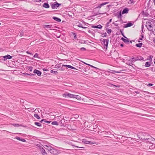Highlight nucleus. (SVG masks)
I'll use <instances>...</instances> for the list:
<instances>
[{"label":"nucleus","mask_w":155,"mask_h":155,"mask_svg":"<svg viewBox=\"0 0 155 155\" xmlns=\"http://www.w3.org/2000/svg\"><path fill=\"white\" fill-rule=\"evenodd\" d=\"M27 74V75H31V76H32V75H35V74Z\"/></svg>","instance_id":"680f3d73"},{"label":"nucleus","mask_w":155,"mask_h":155,"mask_svg":"<svg viewBox=\"0 0 155 155\" xmlns=\"http://www.w3.org/2000/svg\"><path fill=\"white\" fill-rule=\"evenodd\" d=\"M155 149V145L152 144L151 146H149V149L150 150H153Z\"/></svg>","instance_id":"4be33fe9"},{"label":"nucleus","mask_w":155,"mask_h":155,"mask_svg":"<svg viewBox=\"0 0 155 155\" xmlns=\"http://www.w3.org/2000/svg\"><path fill=\"white\" fill-rule=\"evenodd\" d=\"M21 141L23 142H25L26 141V140L24 139H21Z\"/></svg>","instance_id":"0e129e2a"},{"label":"nucleus","mask_w":155,"mask_h":155,"mask_svg":"<svg viewBox=\"0 0 155 155\" xmlns=\"http://www.w3.org/2000/svg\"><path fill=\"white\" fill-rule=\"evenodd\" d=\"M75 147H79V148H82V149H83L84 148V147H78V146H75Z\"/></svg>","instance_id":"e2e57ef3"},{"label":"nucleus","mask_w":155,"mask_h":155,"mask_svg":"<svg viewBox=\"0 0 155 155\" xmlns=\"http://www.w3.org/2000/svg\"><path fill=\"white\" fill-rule=\"evenodd\" d=\"M107 32L108 34H110L112 31V30L111 29H109V28H106Z\"/></svg>","instance_id":"7c9ffc66"},{"label":"nucleus","mask_w":155,"mask_h":155,"mask_svg":"<svg viewBox=\"0 0 155 155\" xmlns=\"http://www.w3.org/2000/svg\"><path fill=\"white\" fill-rule=\"evenodd\" d=\"M153 22L151 20H148L146 22L147 25L146 26L147 27L148 26L152 24Z\"/></svg>","instance_id":"5701e85b"},{"label":"nucleus","mask_w":155,"mask_h":155,"mask_svg":"<svg viewBox=\"0 0 155 155\" xmlns=\"http://www.w3.org/2000/svg\"><path fill=\"white\" fill-rule=\"evenodd\" d=\"M51 124L53 125H58V122L56 121H54L52 122Z\"/></svg>","instance_id":"2f4dec72"},{"label":"nucleus","mask_w":155,"mask_h":155,"mask_svg":"<svg viewBox=\"0 0 155 155\" xmlns=\"http://www.w3.org/2000/svg\"><path fill=\"white\" fill-rule=\"evenodd\" d=\"M82 141L84 143L90 144L92 143L91 141H88L86 139H83L82 140Z\"/></svg>","instance_id":"2eb2a0df"},{"label":"nucleus","mask_w":155,"mask_h":155,"mask_svg":"<svg viewBox=\"0 0 155 155\" xmlns=\"http://www.w3.org/2000/svg\"><path fill=\"white\" fill-rule=\"evenodd\" d=\"M77 95L73 94L72 98H76Z\"/></svg>","instance_id":"052dcab7"},{"label":"nucleus","mask_w":155,"mask_h":155,"mask_svg":"<svg viewBox=\"0 0 155 155\" xmlns=\"http://www.w3.org/2000/svg\"><path fill=\"white\" fill-rule=\"evenodd\" d=\"M34 116L38 119H40V117L38 116V114H35L34 115Z\"/></svg>","instance_id":"c85d7f7f"},{"label":"nucleus","mask_w":155,"mask_h":155,"mask_svg":"<svg viewBox=\"0 0 155 155\" xmlns=\"http://www.w3.org/2000/svg\"><path fill=\"white\" fill-rule=\"evenodd\" d=\"M100 41H101L102 45H104V48L107 50L108 44V39H101L100 40Z\"/></svg>","instance_id":"f03ea898"},{"label":"nucleus","mask_w":155,"mask_h":155,"mask_svg":"<svg viewBox=\"0 0 155 155\" xmlns=\"http://www.w3.org/2000/svg\"><path fill=\"white\" fill-rule=\"evenodd\" d=\"M136 58V59L135 60V61H141L143 60V58L141 56H137Z\"/></svg>","instance_id":"aec40b11"},{"label":"nucleus","mask_w":155,"mask_h":155,"mask_svg":"<svg viewBox=\"0 0 155 155\" xmlns=\"http://www.w3.org/2000/svg\"><path fill=\"white\" fill-rule=\"evenodd\" d=\"M33 57L39 58V57H38V54L37 53H35L33 56Z\"/></svg>","instance_id":"a18cd8bd"},{"label":"nucleus","mask_w":155,"mask_h":155,"mask_svg":"<svg viewBox=\"0 0 155 155\" xmlns=\"http://www.w3.org/2000/svg\"><path fill=\"white\" fill-rule=\"evenodd\" d=\"M13 126L15 127H18L19 126V125L18 124H12Z\"/></svg>","instance_id":"09e8293b"},{"label":"nucleus","mask_w":155,"mask_h":155,"mask_svg":"<svg viewBox=\"0 0 155 155\" xmlns=\"http://www.w3.org/2000/svg\"><path fill=\"white\" fill-rule=\"evenodd\" d=\"M128 65H131V64L133 65V64L132 62H131V63H130L129 62H127L126 63Z\"/></svg>","instance_id":"49530a36"},{"label":"nucleus","mask_w":155,"mask_h":155,"mask_svg":"<svg viewBox=\"0 0 155 155\" xmlns=\"http://www.w3.org/2000/svg\"><path fill=\"white\" fill-rule=\"evenodd\" d=\"M43 70L44 71H48L47 69H45V68H43Z\"/></svg>","instance_id":"69168bd1"},{"label":"nucleus","mask_w":155,"mask_h":155,"mask_svg":"<svg viewBox=\"0 0 155 155\" xmlns=\"http://www.w3.org/2000/svg\"><path fill=\"white\" fill-rule=\"evenodd\" d=\"M42 6L45 8H49L50 7L48 3H44L43 5Z\"/></svg>","instance_id":"a211bd4d"},{"label":"nucleus","mask_w":155,"mask_h":155,"mask_svg":"<svg viewBox=\"0 0 155 155\" xmlns=\"http://www.w3.org/2000/svg\"><path fill=\"white\" fill-rule=\"evenodd\" d=\"M32 69H33V67H31V66H30V67H29V70L30 71H31L32 70Z\"/></svg>","instance_id":"864d4df0"},{"label":"nucleus","mask_w":155,"mask_h":155,"mask_svg":"<svg viewBox=\"0 0 155 155\" xmlns=\"http://www.w3.org/2000/svg\"><path fill=\"white\" fill-rule=\"evenodd\" d=\"M50 4L51 7L53 9H56L59 6L61 5V4H59L57 2L54 3L51 2L50 3Z\"/></svg>","instance_id":"20e7f679"},{"label":"nucleus","mask_w":155,"mask_h":155,"mask_svg":"<svg viewBox=\"0 0 155 155\" xmlns=\"http://www.w3.org/2000/svg\"><path fill=\"white\" fill-rule=\"evenodd\" d=\"M62 67H67L69 68H72V66H71V65H64V64H62Z\"/></svg>","instance_id":"c756f323"},{"label":"nucleus","mask_w":155,"mask_h":155,"mask_svg":"<svg viewBox=\"0 0 155 155\" xmlns=\"http://www.w3.org/2000/svg\"><path fill=\"white\" fill-rule=\"evenodd\" d=\"M35 124L38 126V127H41V124L37 122H35Z\"/></svg>","instance_id":"f704fd0d"},{"label":"nucleus","mask_w":155,"mask_h":155,"mask_svg":"<svg viewBox=\"0 0 155 155\" xmlns=\"http://www.w3.org/2000/svg\"><path fill=\"white\" fill-rule=\"evenodd\" d=\"M102 134L104 135V136L105 137H109L108 136H107L106 135H110L111 134V133L110 132H106V131H102Z\"/></svg>","instance_id":"0eeeda50"},{"label":"nucleus","mask_w":155,"mask_h":155,"mask_svg":"<svg viewBox=\"0 0 155 155\" xmlns=\"http://www.w3.org/2000/svg\"><path fill=\"white\" fill-rule=\"evenodd\" d=\"M142 45L143 43H140L136 44L135 46L139 48H140L142 47Z\"/></svg>","instance_id":"a878e982"},{"label":"nucleus","mask_w":155,"mask_h":155,"mask_svg":"<svg viewBox=\"0 0 155 155\" xmlns=\"http://www.w3.org/2000/svg\"><path fill=\"white\" fill-rule=\"evenodd\" d=\"M72 36H74V39H76L77 38L76 35L75 33H72Z\"/></svg>","instance_id":"ea45409f"},{"label":"nucleus","mask_w":155,"mask_h":155,"mask_svg":"<svg viewBox=\"0 0 155 155\" xmlns=\"http://www.w3.org/2000/svg\"><path fill=\"white\" fill-rule=\"evenodd\" d=\"M91 27L93 28H95L101 29L102 28V26L101 25H99L97 26L92 25Z\"/></svg>","instance_id":"dca6fc26"},{"label":"nucleus","mask_w":155,"mask_h":155,"mask_svg":"<svg viewBox=\"0 0 155 155\" xmlns=\"http://www.w3.org/2000/svg\"><path fill=\"white\" fill-rule=\"evenodd\" d=\"M79 42L81 44L86 43L87 41L83 40H80L79 41Z\"/></svg>","instance_id":"bb28decb"},{"label":"nucleus","mask_w":155,"mask_h":155,"mask_svg":"<svg viewBox=\"0 0 155 155\" xmlns=\"http://www.w3.org/2000/svg\"><path fill=\"white\" fill-rule=\"evenodd\" d=\"M153 25L152 24L148 26L147 27V29L148 30L151 31L153 30Z\"/></svg>","instance_id":"4468645a"},{"label":"nucleus","mask_w":155,"mask_h":155,"mask_svg":"<svg viewBox=\"0 0 155 155\" xmlns=\"http://www.w3.org/2000/svg\"><path fill=\"white\" fill-rule=\"evenodd\" d=\"M43 27L44 28H57V27L56 26L52 27L51 25H43Z\"/></svg>","instance_id":"9d476101"},{"label":"nucleus","mask_w":155,"mask_h":155,"mask_svg":"<svg viewBox=\"0 0 155 155\" xmlns=\"http://www.w3.org/2000/svg\"><path fill=\"white\" fill-rule=\"evenodd\" d=\"M76 98L79 100H80L81 99V97L79 95H77Z\"/></svg>","instance_id":"79ce46f5"},{"label":"nucleus","mask_w":155,"mask_h":155,"mask_svg":"<svg viewBox=\"0 0 155 155\" xmlns=\"http://www.w3.org/2000/svg\"><path fill=\"white\" fill-rule=\"evenodd\" d=\"M48 150L52 154H58L59 153L58 150L53 147H49Z\"/></svg>","instance_id":"7ed1b4c3"},{"label":"nucleus","mask_w":155,"mask_h":155,"mask_svg":"<svg viewBox=\"0 0 155 155\" xmlns=\"http://www.w3.org/2000/svg\"><path fill=\"white\" fill-rule=\"evenodd\" d=\"M153 57L152 55H150L148 57V58L147 60H150L151 61L152 59L153 58Z\"/></svg>","instance_id":"a19ab883"},{"label":"nucleus","mask_w":155,"mask_h":155,"mask_svg":"<svg viewBox=\"0 0 155 155\" xmlns=\"http://www.w3.org/2000/svg\"><path fill=\"white\" fill-rule=\"evenodd\" d=\"M147 85L148 86H152L153 85V84L151 83H149Z\"/></svg>","instance_id":"6e6d98bb"},{"label":"nucleus","mask_w":155,"mask_h":155,"mask_svg":"<svg viewBox=\"0 0 155 155\" xmlns=\"http://www.w3.org/2000/svg\"><path fill=\"white\" fill-rule=\"evenodd\" d=\"M12 58V56L9 55H7L4 56L3 57L4 59H3L4 61H5L7 59H10Z\"/></svg>","instance_id":"1a4fd4ad"},{"label":"nucleus","mask_w":155,"mask_h":155,"mask_svg":"<svg viewBox=\"0 0 155 155\" xmlns=\"http://www.w3.org/2000/svg\"><path fill=\"white\" fill-rule=\"evenodd\" d=\"M109 2H104V3H103L101 4H100L98 6V8H101L102 6H103L104 5H106V4H108V3Z\"/></svg>","instance_id":"b1692460"},{"label":"nucleus","mask_w":155,"mask_h":155,"mask_svg":"<svg viewBox=\"0 0 155 155\" xmlns=\"http://www.w3.org/2000/svg\"><path fill=\"white\" fill-rule=\"evenodd\" d=\"M121 14H122V13H121V12L120 11L119 12L117 16V17L118 18H120V20H121V16H122Z\"/></svg>","instance_id":"393cba45"},{"label":"nucleus","mask_w":155,"mask_h":155,"mask_svg":"<svg viewBox=\"0 0 155 155\" xmlns=\"http://www.w3.org/2000/svg\"><path fill=\"white\" fill-rule=\"evenodd\" d=\"M51 73H54L55 74H58V72L56 71H54L53 70H51Z\"/></svg>","instance_id":"4c0bfd02"},{"label":"nucleus","mask_w":155,"mask_h":155,"mask_svg":"<svg viewBox=\"0 0 155 155\" xmlns=\"http://www.w3.org/2000/svg\"><path fill=\"white\" fill-rule=\"evenodd\" d=\"M129 11V9L127 8H125L123 10L122 12V14H127L128 13Z\"/></svg>","instance_id":"ddd939ff"},{"label":"nucleus","mask_w":155,"mask_h":155,"mask_svg":"<svg viewBox=\"0 0 155 155\" xmlns=\"http://www.w3.org/2000/svg\"><path fill=\"white\" fill-rule=\"evenodd\" d=\"M67 96L68 97L72 98L73 94L68 93V94H67Z\"/></svg>","instance_id":"58836bf2"},{"label":"nucleus","mask_w":155,"mask_h":155,"mask_svg":"<svg viewBox=\"0 0 155 155\" xmlns=\"http://www.w3.org/2000/svg\"><path fill=\"white\" fill-rule=\"evenodd\" d=\"M15 138L20 141H21V139L19 137H15Z\"/></svg>","instance_id":"8fccbe9b"},{"label":"nucleus","mask_w":155,"mask_h":155,"mask_svg":"<svg viewBox=\"0 0 155 155\" xmlns=\"http://www.w3.org/2000/svg\"><path fill=\"white\" fill-rule=\"evenodd\" d=\"M147 136H148V137H147V139L146 140V141H145V142L151 143V142H152L155 140V139L154 138L151 137L149 135Z\"/></svg>","instance_id":"423d86ee"},{"label":"nucleus","mask_w":155,"mask_h":155,"mask_svg":"<svg viewBox=\"0 0 155 155\" xmlns=\"http://www.w3.org/2000/svg\"><path fill=\"white\" fill-rule=\"evenodd\" d=\"M46 119H42L41 120L40 122L42 123V122L44 121V122L46 123Z\"/></svg>","instance_id":"603ef678"},{"label":"nucleus","mask_w":155,"mask_h":155,"mask_svg":"<svg viewBox=\"0 0 155 155\" xmlns=\"http://www.w3.org/2000/svg\"><path fill=\"white\" fill-rule=\"evenodd\" d=\"M26 33V31L22 30L20 32V33L19 35V36L21 37L22 36H23L24 35L25 33Z\"/></svg>","instance_id":"412c9836"},{"label":"nucleus","mask_w":155,"mask_h":155,"mask_svg":"<svg viewBox=\"0 0 155 155\" xmlns=\"http://www.w3.org/2000/svg\"><path fill=\"white\" fill-rule=\"evenodd\" d=\"M133 25V24L130 22H129L126 24L124 25V26L123 27L126 28L132 26Z\"/></svg>","instance_id":"f8f14e48"},{"label":"nucleus","mask_w":155,"mask_h":155,"mask_svg":"<svg viewBox=\"0 0 155 155\" xmlns=\"http://www.w3.org/2000/svg\"><path fill=\"white\" fill-rule=\"evenodd\" d=\"M102 35V37H104L106 36L107 35V33L105 32V33H103L102 34H101Z\"/></svg>","instance_id":"c03bdc74"},{"label":"nucleus","mask_w":155,"mask_h":155,"mask_svg":"<svg viewBox=\"0 0 155 155\" xmlns=\"http://www.w3.org/2000/svg\"><path fill=\"white\" fill-rule=\"evenodd\" d=\"M113 24H114V25L116 26H117L118 25V24H117L116 23H115L114 22H113Z\"/></svg>","instance_id":"774afa93"},{"label":"nucleus","mask_w":155,"mask_h":155,"mask_svg":"<svg viewBox=\"0 0 155 155\" xmlns=\"http://www.w3.org/2000/svg\"><path fill=\"white\" fill-rule=\"evenodd\" d=\"M150 64L149 62H147L145 63V66L147 67H148L150 66Z\"/></svg>","instance_id":"473e14b6"},{"label":"nucleus","mask_w":155,"mask_h":155,"mask_svg":"<svg viewBox=\"0 0 155 155\" xmlns=\"http://www.w3.org/2000/svg\"><path fill=\"white\" fill-rule=\"evenodd\" d=\"M76 24H77V26L79 27H81V28H84V29H85L86 28H87V27H84L83 26V25H82V24H81V23H77Z\"/></svg>","instance_id":"f3484780"},{"label":"nucleus","mask_w":155,"mask_h":155,"mask_svg":"<svg viewBox=\"0 0 155 155\" xmlns=\"http://www.w3.org/2000/svg\"><path fill=\"white\" fill-rule=\"evenodd\" d=\"M61 64H57L55 65L56 68H59L61 66Z\"/></svg>","instance_id":"e433bc0d"},{"label":"nucleus","mask_w":155,"mask_h":155,"mask_svg":"<svg viewBox=\"0 0 155 155\" xmlns=\"http://www.w3.org/2000/svg\"><path fill=\"white\" fill-rule=\"evenodd\" d=\"M26 53H27L28 54H30L31 55H33V54H32L30 52L28 51H27Z\"/></svg>","instance_id":"4d7b16f0"},{"label":"nucleus","mask_w":155,"mask_h":155,"mask_svg":"<svg viewBox=\"0 0 155 155\" xmlns=\"http://www.w3.org/2000/svg\"><path fill=\"white\" fill-rule=\"evenodd\" d=\"M90 66L92 68H96V69H98L97 68L95 67H94L92 65H90Z\"/></svg>","instance_id":"338daca9"},{"label":"nucleus","mask_w":155,"mask_h":155,"mask_svg":"<svg viewBox=\"0 0 155 155\" xmlns=\"http://www.w3.org/2000/svg\"><path fill=\"white\" fill-rule=\"evenodd\" d=\"M53 19H54L55 21L58 22H60L61 21V20L60 18H59L57 17H53Z\"/></svg>","instance_id":"6ab92c4d"},{"label":"nucleus","mask_w":155,"mask_h":155,"mask_svg":"<svg viewBox=\"0 0 155 155\" xmlns=\"http://www.w3.org/2000/svg\"><path fill=\"white\" fill-rule=\"evenodd\" d=\"M140 36H141V38H140L139 39V40L138 41V42H140V40H142V39H143L142 38H144V35L143 34H142L140 35Z\"/></svg>","instance_id":"c9c22d12"},{"label":"nucleus","mask_w":155,"mask_h":155,"mask_svg":"<svg viewBox=\"0 0 155 155\" xmlns=\"http://www.w3.org/2000/svg\"><path fill=\"white\" fill-rule=\"evenodd\" d=\"M89 101V102L91 103V105H94V102L92 100L90 99Z\"/></svg>","instance_id":"de8ad7c7"},{"label":"nucleus","mask_w":155,"mask_h":155,"mask_svg":"<svg viewBox=\"0 0 155 155\" xmlns=\"http://www.w3.org/2000/svg\"><path fill=\"white\" fill-rule=\"evenodd\" d=\"M34 2H40L41 0H33Z\"/></svg>","instance_id":"bf43d9fd"},{"label":"nucleus","mask_w":155,"mask_h":155,"mask_svg":"<svg viewBox=\"0 0 155 155\" xmlns=\"http://www.w3.org/2000/svg\"><path fill=\"white\" fill-rule=\"evenodd\" d=\"M67 94H68V93H66L65 94H63V96L65 97H68V96H67Z\"/></svg>","instance_id":"37998d69"},{"label":"nucleus","mask_w":155,"mask_h":155,"mask_svg":"<svg viewBox=\"0 0 155 155\" xmlns=\"http://www.w3.org/2000/svg\"><path fill=\"white\" fill-rule=\"evenodd\" d=\"M136 59V58H132L131 59H130L129 61H131V62H134L136 61H135V60Z\"/></svg>","instance_id":"cd10ccee"},{"label":"nucleus","mask_w":155,"mask_h":155,"mask_svg":"<svg viewBox=\"0 0 155 155\" xmlns=\"http://www.w3.org/2000/svg\"><path fill=\"white\" fill-rule=\"evenodd\" d=\"M135 2L134 0H130L128 3L130 4H134Z\"/></svg>","instance_id":"72a5a7b5"},{"label":"nucleus","mask_w":155,"mask_h":155,"mask_svg":"<svg viewBox=\"0 0 155 155\" xmlns=\"http://www.w3.org/2000/svg\"><path fill=\"white\" fill-rule=\"evenodd\" d=\"M109 23L108 22L107 23L106 25V27H109Z\"/></svg>","instance_id":"13d9d810"},{"label":"nucleus","mask_w":155,"mask_h":155,"mask_svg":"<svg viewBox=\"0 0 155 155\" xmlns=\"http://www.w3.org/2000/svg\"><path fill=\"white\" fill-rule=\"evenodd\" d=\"M62 67H63L62 66V67L61 66L59 68V70H61V71H64V69H63Z\"/></svg>","instance_id":"5fc2aeb1"},{"label":"nucleus","mask_w":155,"mask_h":155,"mask_svg":"<svg viewBox=\"0 0 155 155\" xmlns=\"http://www.w3.org/2000/svg\"><path fill=\"white\" fill-rule=\"evenodd\" d=\"M148 136L144 133H140L137 135L138 137L140 139L142 140L143 142H145Z\"/></svg>","instance_id":"f257e3e1"},{"label":"nucleus","mask_w":155,"mask_h":155,"mask_svg":"<svg viewBox=\"0 0 155 155\" xmlns=\"http://www.w3.org/2000/svg\"><path fill=\"white\" fill-rule=\"evenodd\" d=\"M120 31L121 32L122 35L124 36V37H125L126 39L124 38H121V39L124 41L125 43H127L128 42H129V40L128 39V38H127V37H125V36H124L123 35V34H122V33L121 31L120 30Z\"/></svg>","instance_id":"6e6552de"},{"label":"nucleus","mask_w":155,"mask_h":155,"mask_svg":"<svg viewBox=\"0 0 155 155\" xmlns=\"http://www.w3.org/2000/svg\"><path fill=\"white\" fill-rule=\"evenodd\" d=\"M86 49L85 48L82 47L80 48V50L82 51H84L86 50Z\"/></svg>","instance_id":"3c124183"},{"label":"nucleus","mask_w":155,"mask_h":155,"mask_svg":"<svg viewBox=\"0 0 155 155\" xmlns=\"http://www.w3.org/2000/svg\"><path fill=\"white\" fill-rule=\"evenodd\" d=\"M33 72L34 73L36 74L38 76H40L41 74V72L36 69L34 70Z\"/></svg>","instance_id":"9b49d317"},{"label":"nucleus","mask_w":155,"mask_h":155,"mask_svg":"<svg viewBox=\"0 0 155 155\" xmlns=\"http://www.w3.org/2000/svg\"><path fill=\"white\" fill-rule=\"evenodd\" d=\"M37 146L38 147H39L41 153L43 155H47V153L46 152L44 149L42 147L40 146V145L38 144L37 145Z\"/></svg>","instance_id":"39448f33"}]
</instances>
